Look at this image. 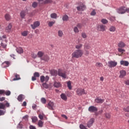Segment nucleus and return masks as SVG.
<instances>
[{"label": "nucleus", "instance_id": "nucleus-2", "mask_svg": "<svg viewBox=\"0 0 129 129\" xmlns=\"http://www.w3.org/2000/svg\"><path fill=\"white\" fill-rule=\"evenodd\" d=\"M58 76H60V77H62V78H64L66 79L67 78V76L66 75V72H63L62 71V70L59 69L58 70Z\"/></svg>", "mask_w": 129, "mask_h": 129}, {"label": "nucleus", "instance_id": "nucleus-63", "mask_svg": "<svg viewBox=\"0 0 129 129\" xmlns=\"http://www.w3.org/2000/svg\"><path fill=\"white\" fill-rule=\"evenodd\" d=\"M36 107H37V105H36V104L33 105V106H32L33 109H34V110H36Z\"/></svg>", "mask_w": 129, "mask_h": 129}, {"label": "nucleus", "instance_id": "nucleus-31", "mask_svg": "<svg viewBox=\"0 0 129 129\" xmlns=\"http://www.w3.org/2000/svg\"><path fill=\"white\" fill-rule=\"evenodd\" d=\"M57 35L60 38L63 37V31L62 30H58L57 32Z\"/></svg>", "mask_w": 129, "mask_h": 129}, {"label": "nucleus", "instance_id": "nucleus-62", "mask_svg": "<svg viewBox=\"0 0 129 129\" xmlns=\"http://www.w3.org/2000/svg\"><path fill=\"white\" fill-rule=\"evenodd\" d=\"M125 13H129V8L125 7Z\"/></svg>", "mask_w": 129, "mask_h": 129}, {"label": "nucleus", "instance_id": "nucleus-29", "mask_svg": "<svg viewBox=\"0 0 129 129\" xmlns=\"http://www.w3.org/2000/svg\"><path fill=\"white\" fill-rule=\"evenodd\" d=\"M44 124V122L41 120L38 121V125L39 127H43V125Z\"/></svg>", "mask_w": 129, "mask_h": 129}, {"label": "nucleus", "instance_id": "nucleus-9", "mask_svg": "<svg viewBox=\"0 0 129 129\" xmlns=\"http://www.w3.org/2000/svg\"><path fill=\"white\" fill-rule=\"evenodd\" d=\"M47 107H48L49 109H50V110H54V107H55L54 102L50 101L47 104Z\"/></svg>", "mask_w": 129, "mask_h": 129}, {"label": "nucleus", "instance_id": "nucleus-37", "mask_svg": "<svg viewBox=\"0 0 129 129\" xmlns=\"http://www.w3.org/2000/svg\"><path fill=\"white\" fill-rule=\"evenodd\" d=\"M118 51L120 53H121V54H118V56H121V55H122V54H123V52H124V51H125V50L122 48H118Z\"/></svg>", "mask_w": 129, "mask_h": 129}, {"label": "nucleus", "instance_id": "nucleus-53", "mask_svg": "<svg viewBox=\"0 0 129 129\" xmlns=\"http://www.w3.org/2000/svg\"><path fill=\"white\" fill-rule=\"evenodd\" d=\"M124 111H126L127 112H129V107H127L126 108H123Z\"/></svg>", "mask_w": 129, "mask_h": 129}, {"label": "nucleus", "instance_id": "nucleus-6", "mask_svg": "<svg viewBox=\"0 0 129 129\" xmlns=\"http://www.w3.org/2000/svg\"><path fill=\"white\" fill-rule=\"evenodd\" d=\"M117 13L122 15L125 14V7H121L117 10Z\"/></svg>", "mask_w": 129, "mask_h": 129}, {"label": "nucleus", "instance_id": "nucleus-64", "mask_svg": "<svg viewBox=\"0 0 129 129\" xmlns=\"http://www.w3.org/2000/svg\"><path fill=\"white\" fill-rule=\"evenodd\" d=\"M22 106H27V102L26 101L23 102Z\"/></svg>", "mask_w": 129, "mask_h": 129}, {"label": "nucleus", "instance_id": "nucleus-13", "mask_svg": "<svg viewBox=\"0 0 129 129\" xmlns=\"http://www.w3.org/2000/svg\"><path fill=\"white\" fill-rule=\"evenodd\" d=\"M77 9L79 11L83 12V11L86 9V7H85L84 5L81 4L80 6L77 7Z\"/></svg>", "mask_w": 129, "mask_h": 129}, {"label": "nucleus", "instance_id": "nucleus-7", "mask_svg": "<svg viewBox=\"0 0 129 129\" xmlns=\"http://www.w3.org/2000/svg\"><path fill=\"white\" fill-rule=\"evenodd\" d=\"M38 2L39 4H41L42 5H47L48 4H51V3H53L52 0H38ZM42 2H43L42 3Z\"/></svg>", "mask_w": 129, "mask_h": 129}, {"label": "nucleus", "instance_id": "nucleus-39", "mask_svg": "<svg viewBox=\"0 0 129 129\" xmlns=\"http://www.w3.org/2000/svg\"><path fill=\"white\" fill-rule=\"evenodd\" d=\"M115 27L114 26H111L109 28L110 32H115Z\"/></svg>", "mask_w": 129, "mask_h": 129}, {"label": "nucleus", "instance_id": "nucleus-51", "mask_svg": "<svg viewBox=\"0 0 129 129\" xmlns=\"http://www.w3.org/2000/svg\"><path fill=\"white\" fill-rule=\"evenodd\" d=\"M82 37L84 39H86V38H87V36L86 35V34L85 33H82Z\"/></svg>", "mask_w": 129, "mask_h": 129}, {"label": "nucleus", "instance_id": "nucleus-58", "mask_svg": "<svg viewBox=\"0 0 129 129\" xmlns=\"http://www.w3.org/2000/svg\"><path fill=\"white\" fill-rule=\"evenodd\" d=\"M77 28H78L79 29H81V28H82V26L81 25V24H78L77 25Z\"/></svg>", "mask_w": 129, "mask_h": 129}, {"label": "nucleus", "instance_id": "nucleus-57", "mask_svg": "<svg viewBox=\"0 0 129 129\" xmlns=\"http://www.w3.org/2000/svg\"><path fill=\"white\" fill-rule=\"evenodd\" d=\"M3 64H6L7 66V67H8L9 65H10V62L9 61H5L3 63Z\"/></svg>", "mask_w": 129, "mask_h": 129}, {"label": "nucleus", "instance_id": "nucleus-52", "mask_svg": "<svg viewBox=\"0 0 129 129\" xmlns=\"http://www.w3.org/2000/svg\"><path fill=\"white\" fill-rule=\"evenodd\" d=\"M49 76H46L45 78V80H44V81H45V82H48V81H49Z\"/></svg>", "mask_w": 129, "mask_h": 129}, {"label": "nucleus", "instance_id": "nucleus-60", "mask_svg": "<svg viewBox=\"0 0 129 129\" xmlns=\"http://www.w3.org/2000/svg\"><path fill=\"white\" fill-rule=\"evenodd\" d=\"M30 129H36V127L34 126H33L32 125H30L29 126Z\"/></svg>", "mask_w": 129, "mask_h": 129}, {"label": "nucleus", "instance_id": "nucleus-56", "mask_svg": "<svg viewBox=\"0 0 129 129\" xmlns=\"http://www.w3.org/2000/svg\"><path fill=\"white\" fill-rule=\"evenodd\" d=\"M38 117H39V118H40V119H41V120L43 119V118H44V117L41 114H39Z\"/></svg>", "mask_w": 129, "mask_h": 129}, {"label": "nucleus", "instance_id": "nucleus-28", "mask_svg": "<svg viewBox=\"0 0 129 129\" xmlns=\"http://www.w3.org/2000/svg\"><path fill=\"white\" fill-rule=\"evenodd\" d=\"M67 84L69 89H70V90H71V89H72V86L71 85V81H69L67 82Z\"/></svg>", "mask_w": 129, "mask_h": 129}, {"label": "nucleus", "instance_id": "nucleus-59", "mask_svg": "<svg viewBox=\"0 0 129 129\" xmlns=\"http://www.w3.org/2000/svg\"><path fill=\"white\" fill-rule=\"evenodd\" d=\"M32 57L35 59V58H37V54L33 53L32 54Z\"/></svg>", "mask_w": 129, "mask_h": 129}, {"label": "nucleus", "instance_id": "nucleus-4", "mask_svg": "<svg viewBox=\"0 0 129 129\" xmlns=\"http://www.w3.org/2000/svg\"><path fill=\"white\" fill-rule=\"evenodd\" d=\"M117 65V62L115 61H109L108 62V66L109 67V68H113L115 67Z\"/></svg>", "mask_w": 129, "mask_h": 129}, {"label": "nucleus", "instance_id": "nucleus-22", "mask_svg": "<svg viewBox=\"0 0 129 129\" xmlns=\"http://www.w3.org/2000/svg\"><path fill=\"white\" fill-rule=\"evenodd\" d=\"M60 97L61 99L64 100V101H66L67 100V96H66V95H65V94L64 93H62L60 95Z\"/></svg>", "mask_w": 129, "mask_h": 129}, {"label": "nucleus", "instance_id": "nucleus-41", "mask_svg": "<svg viewBox=\"0 0 129 129\" xmlns=\"http://www.w3.org/2000/svg\"><path fill=\"white\" fill-rule=\"evenodd\" d=\"M7 38V36L3 35L2 37H0V40L2 41H5V42H7V40L6 39Z\"/></svg>", "mask_w": 129, "mask_h": 129}, {"label": "nucleus", "instance_id": "nucleus-25", "mask_svg": "<svg viewBox=\"0 0 129 129\" xmlns=\"http://www.w3.org/2000/svg\"><path fill=\"white\" fill-rule=\"evenodd\" d=\"M20 17L22 19H25V17H26V11H22L20 13Z\"/></svg>", "mask_w": 129, "mask_h": 129}, {"label": "nucleus", "instance_id": "nucleus-14", "mask_svg": "<svg viewBox=\"0 0 129 129\" xmlns=\"http://www.w3.org/2000/svg\"><path fill=\"white\" fill-rule=\"evenodd\" d=\"M53 86L56 88H59L61 87V86H62V85L61 84V83H60L59 82L54 81L53 83Z\"/></svg>", "mask_w": 129, "mask_h": 129}, {"label": "nucleus", "instance_id": "nucleus-47", "mask_svg": "<svg viewBox=\"0 0 129 129\" xmlns=\"http://www.w3.org/2000/svg\"><path fill=\"white\" fill-rule=\"evenodd\" d=\"M42 86H43V87L44 88H46V89H47L49 87V85H48V84H47V83H43L42 84Z\"/></svg>", "mask_w": 129, "mask_h": 129}, {"label": "nucleus", "instance_id": "nucleus-16", "mask_svg": "<svg viewBox=\"0 0 129 129\" xmlns=\"http://www.w3.org/2000/svg\"><path fill=\"white\" fill-rule=\"evenodd\" d=\"M98 28L99 31H100L101 32H104V31H105V25L101 24L98 26Z\"/></svg>", "mask_w": 129, "mask_h": 129}, {"label": "nucleus", "instance_id": "nucleus-35", "mask_svg": "<svg viewBox=\"0 0 129 129\" xmlns=\"http://www.w3.org/2000/svg\"><path fill=\"white\" fill-rule=\"evenodd\" d=\"M50 18H51V19H57V14L52 13L50 14Z\"/></svg>", "mask_w": 129, "mask_h": 129}, {"label": "nucleus", "instance_id": "nucleus-3", "mask_svg": "<svg viewBox=\"0 0 129 129\" xmlns=\"http://www.w3.org/2000/svg\"><path fill=\"white\" fill-rule=\"evenodd\" d=\"M76 92H77V95H79V96H81V95L83 94H86V93H85V90L82 88L77 89Z\"/></svg>", "mask_w": 129, "mask_h": 129}, {"label": "nucleus", "instance_id": "nucleus-30", "mask_svg": "<svg viewBox=\"0 0 129 129\" xmlns=\"http://www.w3.org/2000/svg\"><path fill=\"white\" fill-rule=\"evenodd\" d=\"M44 55V52L43 51H38L37 53V56L39 58H42V56Z\"/></svg>", "mask_w": 129, "mask_h": 129}, {"label": "nucleus", "instance_id": "nucleus-23", "mask_svg": "<svg viewBox=\"0 0 129 129\" xmlns=\"http://www.w3.org/2000/svg\"><path fill=\"white\" fill-rule=\"evenodd\" d=\"M16 51L17 53H19V54H22V53H23L24 50L22 47H18L16 49Z\"/></svg>", "mask_w": 129, "mask_h": 129}, {"label": "nucleus", "instance_id": "nucleus-48", "mask_svg": "<svg viewBox=\"0 0 129 129\" xmlns=\"http://www.w3.org/2000/svg\"><path fill=\"white\" fill-rule=\"evenodd\" d=\"M80 129H87L85 126L83 124H80Z\"/></svg>", "mask_w": 129, "mask_h": 129}, {"label": "nucleus", "instance_id": "nucleus-61", "mask_svg": "<svg viewBox=\"0 0 129 129\" xmlns=\"http://www.w3.org/2000/svg\"><path fill=\"white\" fill-rule=\"evenodd\" d=\"M32 81H35V80H37V78L34 76L32 77Z\"/></svg>", "mask_w": 129, "mask_h": 129}, {"label": "nucleus", "instance_id": "nucleus-24", "mask_svg": "<svg viewBox=\"0 0 129 129\" xmlns=\"http://www.w3.org/2000/svg\"><path fill=\"white\" fill-rule=\"evenodd\" d=\"M125 46V44H124V43H123L122 41H121L118 43V46L119 48H124Z\"/></svg>", "mask_w": 129, "mask_h": 129}, {"label": "nucleus", "instance_id": "nucleus-38", "mask_svg": "<svg viewBox=\"0 0 129 129\" xmlns=\"http://www.w3.org/2000/svg\"><path fill=\"white\" fill-rule=\"evenodd\" d=\"M101 22L104 25H106V24H107L108 23V21H107L106 19H102Z\"/></svg>", "mask_w": 129, "mask_h": 129}, {"label": "nucleus", "instance_id": "nucleus-42", "mask_svg": "<svg viewBox=\"0 0 129 129\" xmlns=\"http://www.w3.org/2000/svg\"><path fill=\"white\" fill-rule=\"evenodd\" d=\"M55 21L49 22L48 23V27H52L53 25H54V24H55Z\"/></svg>", "mask_w": 129, "mask_h": 129}, {"label": "nucleus", "instance_id": "nucleus-11", "mask_svg": "<svg viewBox=\"0 0 129 129\" xmlns=\"http://www.w3.org/2000/svg\"><path fill=\"white\" fill-rule=\"evenodd\" d=\"M104 99H101L100 97H98L95 99V102L98 104H101L104 102Z\"/></svg>", "mask_w": 129, "mask_h": 129}, {"label": "nucleus", "instance_id": "nucleus-15", "mask_svg": "<svg viewBox=\"0 0 129 129\" xmlns=\"http://www.w3.org/2000/svg\"><path fill=\"white\" fill-rule=\"evenodd\" d=\"M125 75H126V72H125V71L121 70L120 71V78H123Z\"/></svg>", "mask_w": 129, "mask_h": 129}, {"label": "nucleus", "instance_id": "nucleus-12", "mask_svg": "<svg viewBox=\"0 0 129 129\" xmlns=\"http://www.w3.org/2000/svg\"><path fill=\"white\" fill-rule=\"evenodd\" d=\"M97 108L94 106H91L88 108V111H90V112H95V111H97Z\"/></svg>", "mask_w": 129, "mask_h": 129}, {"label": "nucleus", "instance_id": "nucleus-1", "mask_svg": "<svg viewBox=\"0 0 129 129\" xmlns=\"http://www.w3.org/2000/svg\"><path fill=\"white\" fill-rule=\"evenodd\" d=\"M83 55V51L81 49H77V50H76L72 54V58H77V59H78V58H80L82 57Z\"/></svg>", "mask_w": 129, "mask_h": 129}, {"label": "nucleus", "instance_id": "nucleus-32", "mask_svg": "<svg viewBox=\"0 0 129 129\" xmlns=\"http://www.w3.org/2000/svg\"><path fill=\"white\" fill-rule=\"evenodd\" d=\"M32 121L33 123H35V122H37L38 121V117L36 116H33L31 118Z\"/></svg>", "mask_w": 129, "mask_h": 129}, {"label": "nucleus", "instance_id": "nucleus-10", "mask_svg": "<svg viewBox=\"0 0 129 129\" xmlns=\"http://www.w3.org/2000/svg\"><path fill=\"white\" fill-rule=\"evenodd\" d=\"M95 119L94 118H92L90 119V120L87 122V126L88 127H91L92 125H93V123H94Z\"/></svg>", "mask_w": 129, "mask_h": 129}, {"label": "nucleus", "instance_id": "nucleus-54", "mask_svg": "<svg viewBox=\"0 0 129 129\" xmlns=\"http://www.w3.org/2000/svg\"><path fill=\"white\" fill-rule=\"evenodd\" d=\"M5 115V111L0 110V116Z\"/></svg>", "mask_w": 129, "mask_h": 129}, {"label": "nucleus", "instance_id": "nucleus-43", "mask_svg": "<svg viewBox=\"0 0 129 129\" xmlns=\"http://www.w3.org/2000/svg\"><path fill=\"white\" fill-rule=\"evenodd\" d=\"M96 67H103V64H102V63L100 62H96Z\"/></svg>", "mask_w": 129, "mask_h": 129}, {"label": "nucleus", "instance_id": "nucleus-27", "mask_svg": "<svg viewBox=\"0 0 129 129\" xmlns=\"http://www.w3.org/2000/svg\"><path fill=\"white\" fill-rule=\"evenodd\" d=\"M68 20H69V17L68 15H65L62 16V21L67 22Z\"/></svg>", "mask_w": 129, "mask_h": 129}, {"label": "nucleus", "instance_id": "nucleus-33", "mask_svg": "<svg viewBox=\"0 0 129 129\" xmlns=\"http://www.w3.org/2000/svg\"><path fill=\"white\" fill-rule=\"evenodd\" d=\"M5 18L6 21H10V20H11V16L9 14H6L5 16Z\"/></svg>", "mask_w": 129, "mask_h": 129}, {"label": "nucleus", "instance_id": "nucleus-17", "mask_svg": "<svg viewBox=\"0 0 129 129\" xmlns=\"http://www.w3.org/2000/svg\"><path fill=\"white\" fill-rule=\"evenodd\" d=\"M50 74H51L52 76H57V75H58V71L55 70H52L50 72Z\"/></svg>", "mask_w": 129, "mask_h": 129}, {"label": "nucleus", "instance_id": "nucleus-19", "mask_svg": "<svg viewBox=\"0 0 129 129\" xmlns=\"http://www.w3.org/2000/svg\"><path fill=\"white\" fill-rule=\"evenodd\" d=\"M12 24H9L8 25V26L6 28V32L10 33V32H11V30H12Z\"/></svg>", "mask_w": 129, "mask_h": 129}, {"label": "nucleus", "instance_id": "nucleus-45", "mask_svg": "<svg viewBox=\"0 0 129 129\" xmlns=\"http://www.w3.org/2000/svg\"><path fill=\"white\" fill-rule=\"evenodd\" d=\"M40 81L41 82H44V81H45V76H40Z\"/></svg>", "mask_w": 129, "mask_h": 129}, {"label": "nucleus", "instance_id": "nucleus-20", "mask_svg": "<svg viewBox=\"0 0 129 129\" xmlns=\"http://www.w3.org/2000/svg\"><path fill=\"white\" fill-rule=\"evenodd\" d=\"M120 65H124V66H127L129 64V62L127 61L121 60L120 61Z\"/></svg>", "mask_w": 129, "mask_h": 129}, {"label": "nucleus", "instance_id": "nucleus-55", "mask_svg": "<svg viewBox=\"0 0 129 129\" xmlns=\"http://www.w3.org/2000/svg\"><path fill=\"white\" fill-rule=\"evenodd\" d=\"M28 117H29V116L26 115L23 117V119H25V120H28Z\"/></svg>", "mask_w": 129, "mask_h": 129}, {"label": "nucleus", "instance_id": "nucleus-49", "mask_svg": "<svg viewBox=\"0 0 129 129\" xmlns=\"http://www.w3.org/2000/svg\"><path fill=\"white\" fill-rule=\"evenodd\" d=\"M74 31L75 33H78L79 32V30H78V28L77 27H75L74 28Z\"/></svg>", "mask_w": 129, "mask_h": 129}, {"label": "nucleus", "instance_id": "nucleus-36", "mask_svg": "<svg viewBox=\"0 0 129 129\" xmlns=\"http://www.w3.org/2000/svg\"><path fill=\"white\" fill-rule=\"evenodd\" d=\"M105 117L106 118H107L108 119H109L110 117H111V115H110V113H105Z\"/></svg>", "mask_w": 129, "mask_h": 129}, {"label": "nucleus", "instance_id": "nucleus-26", "mask_svg": "<svg viewBox=\"0 0 129 129\" xmlns=\"http://www.w3.org/2000/svg\"><path fill=\"white\" fill-rule=\"evenodd\" d=\"M29 34V31H24L21 33L22 36L23 37H27Z\"/></svg>", "mask_w": 129, "mask_h": 129}, {"label": "nucleus", "instance_id": "nucleus-34", "mask_svg": "<svg viewBox=\"0 0 129 129\" xmlns=\"http://www.w3.org/2000/svg\"><path fill=\"white\" fill-rule=\"evenodd\" d=\"M83 45L82 44H79L78 45H76L75 46L76 49H77L78 50H80L81 48L83 47Z\"/></svg>", "mask_w": 129, "mask_h": 129}, {"label": "nucleus", "instance_id": "nucleus-40", "mask_svg": "<svg viewBox=\"0 0 129 129\" xmlns=\"http://www.w3.org/2000/svg\"><path fill=\"white\" fill-rule=\"evenodd\" d=\"M32 8H34V9H35V8L38 7V3L34 2L32 3Z\"/></svg>", "mask_w": 129, "mask_h": 129}, {"label": "nucleus", "instance_id": "nucleus-21", "mask_svg": "<svg viewBox=\"0 0 129 129\" xmlns=\"http://www.w3.org/2000/svg\"><path fill=\"white\" fill-rule=\"evenodd\" d=\"M6 48H7V44L2 42L1 46H0V50L3 51L4 50V49H6Z\"/></svg>", "mask_w": 129, "mask_h": 129}, {"label": "nucleus", "instance_id": "nucleus-50", "mask_svg": "<svg viewBox=\"0 0 129 129\" xmlns=\"http://www.w3.org/2000/svg\"><path fill=\"white\" fill-rule=\"evenodd\" d=\"M95 15H96V12L95 10H93L91 13V16H95Z\"/></svg>", "mask_w": 129, "mask_h": 129}, {"label": "nucleus", "instance_id": "nucleus-44", "mask_svg": "<svg viewBox=\"0 0 129 129\" xmlns=\"http://www.w3.org/2000/svg\"><path fill=\"white\" fill-rule=\"evenodd\" d=\"M41 101L42 103H43V104H45V103H46V102H47V100H46V99H45V98H42L41 99Z\"/></svg>", "mask_w": 129, "mask_h": 129}, {"label": "nucleus", "instance_id": "nucleus-46", "mask_svg": "<svg viewBox=\"0 0 129 129\" xmlns=\"http://www.w3.org/2000/svg\"><path fill=\"white\" fill-rule=\"evenodd\" d=\"M34 76H35V77H36L37 78V77H40V74H39V73L38 72H35L34 74Z\"/></svg>", "mask_w": 129, "mask_h": 129}, {"label": "nucleus", "instance_id": "nucleus-8", "mask_svg": "<svg viewBox=\"0 0 129 129\" xmlns=\"http://www.w3.org/2000/svg\"><path fill=\"white\" fill-rule=\"evenodd\" d=\"M40 26V22L35 21L34 22L33 24H31V27L33 30H35L36 28H38Z\"/></svg>", "mask_w": 129, "mask_h": 129}, {"label": "nucleus", "instance_id": "nucleus-18", "mask_svg": "<svg viewBox=\"0 0 129 129\" xmlns=\"http://www.w3.org/2000/svg\"><path fill=\"white\" fill-rule=\"evenodd\" d=\"M17 99L19 101H23V100L25 99V96H24L23 94H21L18 96Z\"/></svg>", "mask_w": 129, "mask_h": 129}, {"label": "nucleus", "instance_id": "nucleus-5", "mask_svg": "<svg viewBox=\"0 0 129 129\" xmlns=\"http://www.w3.org/2000/svg\"><path fill=\"white\" fill-rule=\"evenodd\" d=\"M6 107H10V103L8 101L5 104L0 103V109H6Z\"/></svg>", "mask_w": 129, "mask_h": 129}]
</instances>
